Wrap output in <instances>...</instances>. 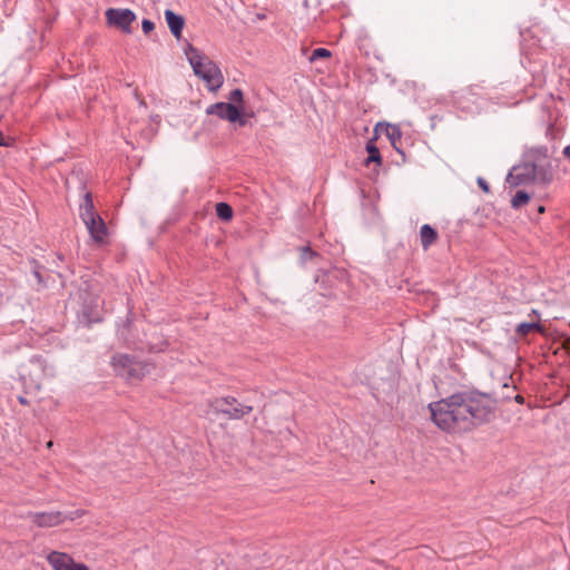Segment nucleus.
Listing matches in <instances>:
<instances>
[{"label": "nucleus", "instance_id": "1", "mask_svg": "<svg viewBox=\"0 0 570 570\" xmlns=\"http://www.w3.org/2000/svg\"><path fill=\"white\" fill-rule=\"evenodd\" d=\"M497 403L489 394L462 390L428 405L432 422L446 433H465L489 423Z\"/></svg>", "mask_w": 570, "mask_h": 570}, {"label": "nucleus", "instance_id": "2", "mask_svg": "<svg viewBox=\"0 0 570 570\" xmlns=\"http://www.w3.org/2000/svg\"><path fill=\"white\" fill-rule=\"evenodd\" d=\"M186 55L195 75L206 82L209 90L216 91L223 86L224 77L214 61L191 46Z\"/></svg>", "mask_w": 570, "mask_h": 570}, {"label": "nucleus", "instance_id": "3", "mask_svg": "<svg viewBox=\"0 0 570 570\" xmlns=\"http://www.w3.org/2000/svg\"><path fill=\"white\" fill-rule=\"evenodd\" d=\"M552 179V174L547 168L538 166L532 161H524L512 167L507 177V183L511 187L529 185L531 183L548 184Z\"/></svg>", "mask_w": 570, "mask_h": 570}, {"label": "nucleus", "instance_id": "4", "mask_svg": "<svg viewBox=\"0 0 570 570\" xmlns=\"http://www.w3.org/2000/svg\"><path fill=\"white\" fill-rule=\"evenodd\" d=\"M79 216L87 227V230L92 240L97 244H104L107 238L108 229L104 219L95 210L94 200L90 193H87L83 196V200L79 208Z\"/></svg>", "mask_w": 570, "mask_h": 570}, {"label": "nucleus", "instance_id": "5", "mask_svg": "<svg viewBox=\"0 0 570 570\" xmlns=\"http://www.w3.org/2000/svg\"><path fill=\"white\" fill-rule=\"evenodd\" d=\"M19 375L26 387L39 390L42 380L47 376H53L55 370L47 364L42 356L36 355L28 363L21 365Z\"/></svg>", "mask_w": 570, "mask_h": 570}, {"label": "nucleus", "instance_id": "6", "mask_svg": "<svg viewBox=\"0 0 570 570\" xmlns=\"http://www.w3.org/2000/svg\"><path fill=\"white\" fill-rule=\"evenodd\" d=\"M112 366L117 375L128 380L138 381L150 372V365L136 361L127 354H117L112 357Z\"/></svg>", "mask_w": 570, "mask_h": 570}, {"label": "nucleus", "instance_id": "7", "mask_svg": "<svg viewBox=\"0 0 570 570\" xmlns=\"http://www.w3.org/2000/svg\"><path fill=\"white\" fill-rule=\"evenodd\" d=\"M208 406L215 414H223L228 420H240L253 411V406L242 404L234 396L214 397L208 401Z\"/></svg>", "mask_w": 570, "mask_h": 570}, {"label": "nucleus", "instance_id": "8", "mask_svg": "<svg viewBox=\"0 0 570 570\" xmlns=\"http://www.w3.org/2000/svg\"><path fill=\"white\" fill-rule=\"evenodd\" d=\"M243 107H237L234 104L229 102H216L207 107L206 112L207 115H216L220 119L228 120L230 122H236L240 126L246 125V120L240 117V110Z\"/></svg>", "mask_w": 570, "mask_h": 570}, {"label": "nucleus", "instance_id": "9", "mask_svg": "<svg viewBox=\"0 0 570 570\" xmlns=\"http://www.w3.org/2000/svg\"><path fill=\"white\" fill-rule=\"evenodd\" d=\"M107 23L119 28L125 33H131L130 24L136 20V14L130 9L110 8L106 11Z\"/></svg>", "mask_w": 570, "mask_h": 570}, {"label": "nucleus", "instance_id": "10", "mask_svg": "<svg viewBox=\"0 0 570 570\" xmlns=\"http://www.w3.org/2000/svg\"><path fill=\"white\" fill-rule=\"evenodd\" d=\"M33 524L40 528H51L61 524L66 520V515L60 511L51 512H28L24 517Z\"/></svg>", "mask_w": 570, "mask_h": 570}, {"label": "nucleus", "instance_id": "11", "mask_svg": "<svg viewBox=\"0 0 570 570\" xmlns=\"http://www.w3.org/2000/svg\"><path fill=\"white\" fill-rule=\"evenodd\" d=\"M48 562L53 570H89L86 564L76 563L70 556L58 551H52L48 556Z\"/></svg>", "mask_w": 570, "mask_h": 570}, {"label": "nucleus", "instance_id": "12", "mask_svg": "<svg viewBox=\"0 0 570 570\" xmlns=\"http://www.w3.org/2000/svg\"><path fill=\"white\" fill-rule=\"evenodd\" d=\"M165 19L173 36L179 39L185 26L184 18L168 9L165 11Z\"/></svg>", "mask_w": 570, "mask_h": 570}, {"label": "nucleus", "instance_id": "13", "mask_svg": "<svg viewBox=\"0 0 570 570\" xmlns=\"http://www.w3.org/2000/svg\"><path fill=\"white\" fill-rule=\"evenodd\" d=\"M421 244L428 249L438 238L436 230L429 224H424L420 229Z\"/></svg>", "mask_w": 570, "mask_h": 570}, {"label": "nucleus", "instance_id": "14", "mask_svg": "<svg viewBox=\"0 0 570 570\" xmlns=\"http://www.w3.org/2000/svg\"><path fill=\"white\" fill-rule=\"evenodd\" d=\"M533 331L542 332L543 327L539 323L531 322V323H520L515 328V333L519 336H527L529 333H531Z\"/></svg>", "mask_w": 570, "mask_h": 570}, {"label": "nucleus", "instance_id": "15", "mask_svg": "<svg viewBox=\"0 0 570 570\" xmlns=\"http://www.w3.org/2000/svg\"><path fill=\"white\" fill-rule=\"evenodd\" d=\"M530 195L524 190H518L511 199V207L513 209H520L527 205L530 200Z\"/></svg>", "mask_w": 570, "mask_h": 570}, {"label": "nucleus", "instance_id": "16", "mask_svg": "<svg viewBox=\"0 0 570 570\" xmlns=\"http://www.w3.org/2000/svg\"><path fill=\"white\" fill-rule=\"evenodd\" d=\"M216 215L219 219L228 222L233 218V208L227 203H217Z\"/></svg>", "mask_w": 570, "mask_h": 570}, {"label": "nucleus", "instance_id": "17", "mask_svg": "<svg viewBox=\"0 0 570 570\" xmlns=\"http://www.w3.org/2000/svg\"><path fill=\"white\" fill-rule=\"evenodd\" d=\"M366 150L368 153V157L365 160L366 165H368L370 163H376V164L382 163L380 150L372 141L367 142Z\"/></svg>", "mask_w": 570, "mask_h": 570}, {"label": "nucleus", "instance_id": "18", "mask_svg": "<svg viewBox=\"0 0 570 570\" xmlns=\"http://www.w3.org/2000/svg\"><path fill=\"white\" fill-rule=\"evenodd\" d=\"M385 132L387 138L391 140V144L395 147L396 141H399L402 137L400 128L395 125H386Z\"/></svg>", "mask_w": 570, "mask_h": 570}, {"label": "nucleus", "instance_id": "19", "mask_svg": "<svg viewBox=\"0 0 570 570\" xmlns=\"http://www.w3.org/2000/svg\"><path fill=\"white\" fill-rule=\"evenodd\" d=\"M482 89L483 87L479 83L470 85L461 91V97L468 98L469 96H479Z\"/></svg>", "mask_w": 570, "mask_h": 570}, {"label": "nucleus", "instance_id": "20", "mask_svg": "<svg viewBox=\"0 0 570 570\" xmlns=\"http://www.w3.org/2000/svg\"><path fill=\"white\" fill-rule=\"evenodd\" d=\"M331 51L328 49H325V48H317L315 50H313L311 57H309V61L311 62H314L318 59H322V58H330L331 57Z\"/></svg>", "mask_w": 570, "mask_h": 570}, {"label": "nucleus", "instance_id": "21", "mask_svg": "<svg viewBox=\"0 0 570 570\" xmlns=\"http://www.w3.org/2000/svg\"><path fill=\"white\" fill-rule=\"evenodd\" d=\"M244 94L239 88H236L230 91L228 96L229 104H242L243 102Z\"/></svg>", "mask_w": 570, "mask_h": 570}, {"label": "nucleus", "instance_id": "22", "mask_svg": "<svg viewBox=\"0 0 570 570\" xmlns=\"http://www.w3.org/2000/svg\"><path fill=\"white\" fill-rule=\"evenodd\" d=\"M141 28L144 33L148 35L150 31L154 30L155 23L149 19H144L141 22Z\"/></svg>", "mask_w": 570, "mask_h": 570}, {"label": "nucleus", "instance_id": "23", "mask_svg": "<svg viewBox=\"0 0 570 570\" xmlns=\"http://www.w3.org/2000/svg\"><path fill=\"white\" fill-rule=\"evenodd\" d=\"M82 514H83L82 510H76V511H72V512H70L68 514L65 513V515L67 517L66 520L67 519L75 520L77 518H80Z\"/></svg>", "mask_w": 570, "mask_h": 570}, {"label": "nucleus", "instance_id": "24", "mask_svg": "<svg viewBox=\"0 0 570 570\" xmlns=\"http://www.w3.org/2000/svg\"><path fill=\"white\" fill-rule=\"evenodd\" d=\"M478 185L480 186V188L485 191V193H489L490 191V186L489 184L487 183L485 179L479 177L478 178Z\"/></svg>", "mask_w": 570, "mask_h": 570}, {"label": "nucleus", "instance_id": "25", "mask_svg": "<svg viewBox=\"0 0 570 570\" xmlns=\"http://www.w3.org/2000/svg\"><path fill=\"white\" fill-rule=\"evenodd\" d=\"M563 156L570 160V145L566 146L562 151Z\"/></svg>", "mask_w": 570, "mask_h": 570}, {"label": "nucleus", "instance_id": "26", "mask_svg": "<svg viewBox=\"0 0 570 570\" xmlns=\"http://www.w3.org/2000/svg\"><path fill=\"white\" fill-rule=\"evenodd\" d=\"M306 255L313 256L314 252H312L308 247L303 248V257L305 258Z\"/></svg>", "mask_w": 570, "mask_h": 570}, {"label": "nucleus", "instance_id": "27", "mask_svg": "<svg viewBox=\"0 0 570 570\" xmlns=\"http://www.w3.org/2000/svg\"><path fill=\"white\" fill-rule=\"evenodd\" d=\"M514 400H515L517 403H520V404H522L524 402L523 396L519 395V394L514 397Z\"/></svg>", "mask_w": 570, "mask_h": 570}, {"label": "nucleus", "instance_id": "28", "mask_svg": "<svg viewBox=\"0 0 570 570\" xmlns=\"http://www.w3.org/2000/svg\"><path fill=\"white\" fill-rule=\"evenodd\" d=\"M3 134L0 131V146H6Z\"/></svg>", "mask_w": 570, "mask_h": 570}, {"label": "nucleus", "instance_id": "29", "mask_svg": "<svg viewBox=\"0 0 570 570\" xmlns=\"http://www.w3.org/2000/svg\"><path fill=\"white\" fill-rule=\"evenodd\" d=\"M544 210H546L544 206H539V207H538V212H539L540 214L544 213Z\"/></svg>", "mask_w": 570, "mask_h": 570}, {"label": "nucleus", "instance_id": "30", "mask_svg": "<svg viewBox=\"0 0 570 570\" xmlns=\"http://www.w3.org/2000/svg\"><path fill=\"white\" fill-rule=\"evenodd\" d=\"M19 402H20V403H22V404H26V403H27L26 399H24V397H22V396H20V397H19Z\"/></svg>", "mask_w": 570, "mask_h": 570}]
</instances>
